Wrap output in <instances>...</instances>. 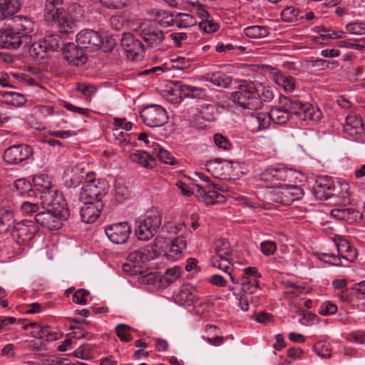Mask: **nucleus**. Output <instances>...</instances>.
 Segmentation results:
<instances>
[{
    "label": "nucleus",
    "instance_id": "1",
    "mask_svg": "<svg viewBox=\"0 0 365 365\" xmlns=\"http://www.w3.org/2000/svg\"><path fill=\"white\" fill-rule=\"evenodd\" d=\"M232 101L240 107L251 110L262 108L259 91L252 82L244 81L231 94Z\"/></svg>",
    "mask_w": 365,
    "mask_h": 365
},
{
    "label": "nucleus",
    "instance_id": "2",
    "mask_svg": "<svg viewBox=\"0 0 365 365\" xmlns=\"http://www.w3.org/2000/svg\"><path fill=\"white\" fill-rule=\"evenodd\" d=\"M62 5V0H46L44 17L46 21L56 24L61 33L68 34L71 31L74 24Z\"/></svg>",
    "mask_w": 365,
    "mask_h": 365
},
{
    "label": "nucleus",
    "instance_id": "3",
    "mask_svg": "<svg viewBox=\"0 0 365 365\" xmlns=\"http://www.w3.org/2000/svg\"><path fill=\"white\" fill-rule=\"evenodd\" d=\"M133 30L143 40L146 46L158 48L163 40V31L153 22L140 20L133 24Z\"/></svg>",
    "mask_w": 365,
    "mask_h": 365
},
{
    "label": "nucleus",
    "instance_id": "4",
    "mask_svg": "<svg viewBox=\"0 0 365 365\" xmlns=\"http://www.w3.org/2000/svg\"><path fill=\"white\" fill-rule=\"evenodd\" d=\"M162 225V215L158 210H152L144 219L135 222V235L139 240L148 241L153 237Z\"/></svg>",
    "mask_w": 365,
    "mask_h": 365
},
{
    "label": "nucleus",
    "instance_id": "5",
    "mask_svg": "<svg viewBox=\"0 0 365 365\" xmlns=\"http://www.w3.org/2000/svg\"><path fill=\"white\" fill-rule=\"evenodd\" d=\"M108 190V185L105 180L91 178L83 183L79 194V200L101 202Z\"/></svg>",
    "mask_w": 365,
    "mask_h": 365
},
{
    "label": "nucleus",
    "instance_id": "6",
    "mask_svg": "<svg viewBox=\"0 0 365 365\" xmlns=\"http://www.w3.org/2000/svg\"><path fill=\"white\" fill-rule=\"evenodd\" d=\"M40 200L44 208L58 212L63 218L69 217L70 212L63 195L56 187L40 195Z\"/></svg>",
    "mask_w": 365,
    "mask_h": 365
},
{
    "label": "nucleus",
    "instance_id": "7",
    "mask_svg": "<svg viewBox=\"0 0 365 365\" xmlns=\"http://www.w3.org/2000/svg\"><path fill=\"white\" fill-rule=\"evenodd\" d=\"M295 174L296 173L291 169L270 168L262 174L261 180L267 187H273L274 190L282 185V182H291Z\"/></svg>",
    "mask_w": 365,
    "mask_h": 365
},
{
    "label": "nucleus",
    "instance_id": "8",
    "mask_svg": "<svg viewBox=\"0 0 365 365\" xmlns=\"http://www.w3.org/2000/svg\"><path fill=\"white\" fill-rule=\"evenodd\" d=\"M304 195L303 190L297 185L284 184L271 192V200L274 202L289 205Z\"/></svg>",
    "mask_w": 365,
    "mask_h": 365
},
{
    "label": "nucleus",
    "instance_id": "9",
    "mask_svg": "<svg viewBox=\"0 0 365 365\" xmlns=\"http://www.w3.org/2000/svg\"><path fill=\"white\" fill-rule=\"evenodd\" d=\"M143 123L149 127H160L168 121V115L164 108L158 105L146 106L140 112Z\"/></svg>",
    "mask_w": 365,
    "mask_h": 365
},
{
    "label": "nucleus",
    "instance_id": "10",
    "mask_svg": "<svg viewBox=\"0 0 365 365\" xmlns=\"http://www.w3.org/2000/svg\"><path fill=\"white\" fill-rule=\"evenodd\" d=\"M28 36L20 35L14 28L0 30V47L7 49H16L21 45H28Z\"/></svg>",
    "mask_w": 365,
    "mask_h": 365
},
{
    "label": "nucleus",
    "instance_id": "11",
    "mask_svg": "<svg viewBox=\"0 0 365 365\" xmlns=\"http://www.w3.org/2000/svg\"><path fill=\"white\" fill-rule=\"evenodd\" d=\"M32 154V148L28 145H14L4 151V160L8 164L15 165L28 160Z\"/></svg>",
    "mask_w": 365,
    "mask_h": 365
},
{
    "label": "nucleus",
    "instance_id": "12",
    "mask_svg": "<svg viewBox=\"0 0 365 365\" xmlns=\"http://www.w3.org/2000/svg\"><path fill=\"white\" fill-rule=\"evenodd\" d=\"M155 253L153 252L152 246H145L130 252L127 257V261L132 264L135 273L141 272L140 269L145 262L155 259Z\"/></svg>",
    "mask_w": 365,
    "mask_h": 365
},
{
    "label": "nucleus",
    "instance_id": "13",
    "mask_svg": "<svg viewBox=\"0 0 365 365\" xmlns=\"http://www.w3.org/2000/svg\"><path fill=\"white\" fill-rule=\"evenodd\" d=\"M105 232L108 238L113 243L122 245L128 241L131 232V228L125 222H118L106 227Z\"/></svg>",
    "mask_w": 365,
    "mask_h": 365
},
{
    "label": "nucleus",
    "instance_id": "14",
    "mask_svg": "<svg viewBox=\"0 0 365 365\" xmlns=\"http://www.w3.org/2000/svg\"><path fill=\"white\" fill-rule=\"evenodd\" d=\"M68 218H63L58 212H53L48 210L36 215V222L50 230H59L63 225V222Z\"/></svg>",
    "mask_w": 365,
    "mask_h": 365
},
{
    "label": "nucleus",
    "instance_id": "15",
    "mask_svg": "<svg viewBox=\"0 0 365 365\" xmlns=\"http://www.w3.org/2000/svg\"><path fill=\"white\" fill-rule=\"evenodd\" d=\"M120 45L125 50L127 57L133 61L138 56H141L144 51L145 46L143 43L130 33L123 34Z\"/></svg>",
    "mask_w": 365,
    "mask_h": 365
},
{
    "label": "nucleus",
    "instance_id": "16",
    "mask_svg": "<svg viewBox=\"0 0 365 365\" xmlns=\"http://www.w3.org/2000/svg\"><path fill=\"white\" fill-rule=\"evenodd\" d=\"M78 45L82 48L98 50L103 43L101 35L92 29H85L80 31L76 36Z\"/></svg>",
    "mask_w": 365,
    "mask_h": 365
},
{
    "label": "nucleus",
    "instance_id": "17",
    "mask_svg": "<svg viewBox=\"0 0 365 365\" xmlns=\"http://www.w3.org/2000/svg\"><path fill=\"white\" fill-rule=\"evenodd\" d=\"M199 91L197 88L188 86L180 81H175L172 83L170 90L168 91L167 98L169 101L178 103L185 97H195V93Z\"/></svg>",
    "mask_w": 365,
    "mask_h": 365
},
{
    "label": "nucleus",
    "instance_id": "18",
    "mask_svg": "<svg viewBox=\"0 0 365 365\" xmlns=\"http://www.w3.org/2000/svg\"><path fill=\"white\" fill-rule=\"evenodd\" d=\"M191 232H187L186 235H180L169 245V250H165L164 256L166 259L176 261L182 257L183 251L186 249L187 240L191 236Z\"/></svg>",
    "mask_w": 365,
    "mask_h": 365
},
{
    "label": "nucleus",
    "instance_id": "19",
    "mask_svg": "<svg viewBox=\"0 0 365 365\" xmlns=\"http://www.w3.org/2000/svg\"><path fill=\"white\" fill-rule=\"evenodd\" d=\"M195 186L197 197H200L202 202L207 205L223 202L225 200V196L218 192V188L213 184H207L206 187L199 185H195Z\"/></svg>",
    "mask_w": 365,
    "mask_h": 365
},
{
    "label": "nucleus",
    "instance_id": "20",
    "mask_svg": "<svg viewBox=\"0 0 365 365\" xmlns=\"http://www.w3.org/2000/svg\"><path fill=\"white\" fill-rule=\"evenodd\" d=\"M335 186L333 180L327 176L318 178L313 187L314 194L317 199L326 200L333 195Z\"/></svg>",
    "mask_w": 365,
    "mask_h": 365
},
{
    "label": "nucleus",
    "instance_id": "21",
    "mask_svg": "<svg viewBox=\"0 0 365 365\" xmlns=\"http://www.w3.org/2000/svg\"><path fill=\"white\" fill-rule=\"evenodd\" d=\"M84 205L81 208V220L86 223L95 222L100 216L103 204L92 201H82Z\"/></svg>",
    "mask_w": 365,
    "mask_h": 365
},
{
    "label": "nucleus",
    "instance_id": "22",
    "mask_svg": "<svg viewBox=\"0 0 365 365\" xmlns=\"http://www.w3.org/2000/svg\"><path fill=\"white\" fill-rule=\"evenodd\" d=\"M198 300L197 291L194 287L187 284L180 287L175 294V301L181 304L192 305Z\"/></svg>",
    "mask_w": 365,
    "mask_h": 365
},
{
    "label": "nucleus",
    "instance_id": "23",
    "mask_svg": "<svg viewBox=\"0 0 365 365\" xmlns=\"http://www.w3.org/2000/svg\"><path fill=\"white\" fill-rule=\"evenodd\" d=\"M13 231L14 235L18 236L19 239L24 242L33 239L38 232V228L33 221L24 220L22 222L16 225Z\"/></svg>",
    "mask_w": 365,
    "mask_h": 365
},
{
    "label": "nucleus",
    "instance_id": "24",
    "mask_svg": "<svg viewBox=\"0 0 365 365\" xmlns=\"http://www.w3.org/2000/svg\"><path fill=\"white\" fill-rule=\"evenodd\" d=\"M14 29L18 31L20 35L28 36L29 38V43L31 42V34L34 31L35 24L31 19L23 16H16L14 18Z\"/></svg>",
    "mask_w": 365,
    "mask_h": 365
},
{
    "label": "nucleus",
    "instance_id": "25",
    "mask_svg": "<svg viewBox=\"0 0 365 365\" xmlns=\"http://www.w3.org/2000/svg\"><path fill=\"white\" fill-rule=\"evenodd\" d=\"M339 259H344L350 262H354L357 257L356 250L345 239L339 238L335 242Z\"/></svg>",
    "mask_w": 365,
    "mask_h": 365
},
{
    "label": "nucleus",
    "instance_id": "26",
    "mask_svg": "<svg viewBox=\"0 0 365 365\" xmlns=\"http://www.w3.org/2000/svg\"><path fill=\"white\" fill-rule=\"evenodd\" d=\"M280 104L285 110L289 109L291 114L296 115L299 119L303 116L305 108V103L301 102L297 98H291L280 95Z\"/></svg>",
    "mask_w": 365,
    "mask_h": 365
},
{
    "label": "nucleus",
    "instance_id": "27",
    "mask_svg": "<svg viewBox=\"0 0 365 365\" xmlns=\"http://www.w3.org/2000/svg\"><path fill=\"white\" fill-rule=\"evenodd\" d=\"M362 118L356 114L348 115L344 125V130L349 135H356L363 130Z\"/></svg>",
    "mask_w": 365,
    "mask_h": 365
},
{
    "label": "nucleus",
    "instance_id": "28",
    "mask_svg": "<svg viewBox=\"0 0 365 365\" xmlns=\"http://www.w3.org/2000/svg\"><path fill=\"white\" fill-rule=\"evenodd\" d=\"M33 186L40 195L55 187L51 178L46 174H37L33 177Z\"/></svg>",
    "mask_w": 365,
    "mask_h": 365
},
{
    "label": "nucleus",
    "instance_id": "29",
    "mask_svg": "<svg viewBox=\"0 0 365 365\" xmlns=\"http://www.w3.org/2000/svg\"><path fill=\"white\" fill-rule=\"evenodd\" d=\"M213 250L216 254V256H215V257H217L225 262H228V261L230 260L232 249L227 240H217L213 244Z\"/></svg>",
    "mask_w": 365,
    "mask_h": 365
},
{
    "label": "nucleus",
    "instance_id": "30",
    "mask_svg": "<svg viewBox=\"0 0 365 365\" xmlns=\"http://www.w3.org/2000/svg\"><path fill=\"white\" fill-rule=\"evenodd\" d=\"M15 226L13 210L9 208L0 209V233L14 230Z\"/></svg>",
    "mask_w": 365,
    "mask_h": 365
},
{
    "label": "nucleus",
    "instance_id": "31",
    "mask_svg": "<svg viewBox=\"0 0 365 365\" xmlns=\"http://www.w3.org/2000/svg\"><path fill=\"white\" fill-rule=\"evenodd\" d=\"M64 58L69 64L77 66L85 63L86 60L83 51L78 48L74 44L68 46Z\"/></svg>",
    "mask_w": 365,
    "mask_h": 365
},
{
    "label": "nucleus",
    "instance_id": "32",
    "mask_svg": "<svg viewBox=\"0 0 365 365\" xmlns=\"http://www.w3.org/2000/svg\"><path fill=\"white\" fill-rule=\"evenodd\" d=\"M272 74L274 82L285 91L292 92L295 89L294 78L287 76L277 69H274Z\"/></svg>",
    "mask_w": 365,
    "mask_h": 365
},
{
    "label": "nucleus",
    "instance_id": "33",
    "mask_svg": "<svg viewBox=\"0 0 365 365\" xmlns=\"http://www.w3.org/2000/svg\"><path fill=\"white\" fill-rule=\"evenodd\" d=\"M21 6L19 0H0V20L14 15Z\"/></svg>",
    "mask_w": 365,
    "mask_h": 365
},
{
    "label": "nucleus",
    "instance_id": "34",
    "mask_svg": "<svg viewBox=\"0 0 365 365\" xmlns=\"http://www.w3.org/2000/svg\"><path fill=\"white\" fill-rule=\"evenodd\" d=\"M333 217L347 222H353L361 217V213L353 208H335L331 211Z\"/></svg>",
    "mask_w": 365,
    "mask_h": 365
},
{
    "label": "nucleus",
    "instance_id": "35",
    "mask_svg": "<svg viewBox=\"0 0 365 365\" xmlns=\"http://www.w3.org/2000/svg\"><path fill=\"white\" fill-rule=\"evenodd\" d=\"M130 160L145 168H153L155 165V160L152 155L146 151L138 150L130 156Z\"/></svg>",
    "mask_w": 365,
    "mask_h": 365
},
{
    "label": "nucleus",
    "instance_id": "36",
    "mask_svg": "<svg viewBox=\"0 0 365 365\" xmlns=\"http://www.w3.org/2000/svg\"><path fill=\"white\" fill-rule=\"evenodd\" d=\"M278 104L279 106L277 108L274 107L270 110L269 114L272 121L274 123L283 125L289 120L291 113L289 109L287 108V110H285L282 107L280 104V96L279 97Z\"/></svg>",
    "mask_w": 365,
    "mask_h": 365
},
{
    "label": "nucleus",
    "instance_id": "37",
    "mask_svg": "<svg viewBox=\"0 0 365 365\" xmlns=\"http://www.w3.org/2000/svg\"><path fill=\"white\" fill-rule=\"evenodd\" d=\"M48 51L46 43L43 39L34 42L29 48L30 56L37 62L43 60L46 57Z\"/></svg>",
    "mask_w": 365,
    "mask_h": 365
},
{
    "label": "nucleus",
    "instance_id": "38",
    "mask_svg": "<svg viewBox=\"0 0 365 365\" xmlns=\"http://www.w3.org/2000/svg\"><path fill=\"white\" fill-rule=\"evenodd\" d=\"M152 147V155L158 157L162 163L171 165H175L178 163L168 150L163 149L158 144L153 143Z\"/></svg>",
    "mask_w": 365,
    "mask_h": 365
},
{
    "label": "nucleus",
    "instance_id": "39",
    "mask_svg": "<svg viewBox=\"0 0 365 365\" xmlns=\"http://www.w3.org/2000/svg\"><path fill=\"white\" fill-rule=\"evenodd\" d=\"M151 14L153 16L155 21L162 26H170L173 25L174 16L168 11L154 9L151 10Z\"/></svg>",
    "mask_w": 365,
    "mask_h": 365
},
{
    "label": "nucleus",
    "instance_id": "40",
    "mask_svg": "<svg viewBox=\"0 0 365 365\" xmlns=\"http://www.w3.org/2000/svg\"><path fill=\"white\" fill-rule=\"evenodd\" d=\"M206 79L212 84L222 88L230 87L232 82L230 77L220 72L208 73Z\"/></svg>",
    "mask_w": 365,
    "mask_h": 365
},
{
    "label": "nucleus",
    "instance_id": "41",
    "mask_svg": "<svg viewBox=\"0 0 365 365\" xmlns=\"http://www.w3.org/2000/svg\"><path fill=\"white\" fill-rule=\"evenodd\" d=\"M0 94L9 103L14 106H21L26 101L25 96L19 93L2 91L0 92Z\"/></svg>",
    "mask_w": 365,
    "mask_h": 365
},
{
    "label": "nucleus",
    "instance_id": "42",
    "mask_svg": "<svg viewBox=\"0 0 365 365\" xmlns=\"http://www.w3.org/2000/svg\"><path fill=\"white\" fill-rule=\"evenodd\" d=\"M304 110L303 116H302V120H313L319 121L322 118V113L318 108L314 107L312 104L305 103V108Z\"/></svg>",
    "mask_w": 365,
    "mask_h": 365
},
{
    "label": "nucleus",
    "instance_id": "43",
    "mask_svg": "<svg viewBox=\"0 0 365 365\" xmlns=\"http://www.w3.org/2000/svg\"><path fill=\"white\" fill-rule=\"evenodd\" d=\"M282 19L285 22H296L303 19L302 11L293 6H289L283 9L281 13Z\"/></svg>",
    "mask_w": 365,
    "mask_h": 365
},
{
    "label": "nucleus",
    "instance_id": "44",
    "mask_svg": "<svg viewBox=\"0 0 365 365\" xmlns=\"http://www.w3.org/2000/svg\"><path fill=\"white\" fill-rule=\"evenodd\" d=\"M195 18L185 13H179L174 17L173 25H176L178 28H187L195 24Z\"/></svg>",
    "mask_w": 365,
    "mask_h": 365
},
{
    "label": "nucleus",
    "instance_id": "45",
    "mask_svg": "<svg viewBox=\"0 0 365 365\" xmlns=\"http://www.w3.org/2000/svg\"><path fill=\"white\" fill-rule=\"evenodd\" d=\"M244 33L249 38H261L268 36L269 30L265 26H252L245 28Z\"/></svg>",
    "mask_w": 365,
    "mask_h": 365
},
{
    "label": "nucleus",
    "instance_id": "46",
    "mask_svg": "<svg viewBox=\"0 0 365 365\" xmlns=\"http://www.w3.org/2000/svg\"><path fill=\"white\" fill-rule=\"evenodd\" d=\"M252 120L257 124L259 130H264L270 125L272 119L269 113H258L252 115Z\"/></svg>",
    "mask_w": 365,
    "mask_h": 365
},
{
    "label": "nucleus",
    "instance_id": "47",
    "mask_svg": "<svg viewBox=\"0 0 365 365\" xmlns=\"http://www.w3.org/2000/svg\"><path fill=\"white\" fill-rule=\"evenodd\" d=\"M14 186L21 195H27L28 196H32L34 194L32 185L25 179L16 180L14 182Z\"/></svg>",
    "mask_w": 365,
    "mask_h": 365
},
{
    "label": "nucleus",
    "instance_id": "48",
    "mask_svg": "<svg viewBox=\"0 0 365 365\" xmlns=\"http://www.w3.org/2000/svg\"><path fill=\"white\" fill-rule=\"evenodd\" d=\"M203 16L207 17L202 22L199 24V27L201 30H203L206 33H213L218 30L219 24L210 19V15L207 12L205 11V14H202Z\"/></svg>",
    "mask_w": 365,
    "mask_h": 365
},
{
    "label": "nucleus",
    "instance_id": "49",
    "mask_svg": "<svg viewBox=\"0 0 365 365\" xmlns=\"http://www.w3.org/2000/svg\"><path fill=\"white\" fill-rule=\"evenodd\" d=\"M43 41L46 43L48 51L57 50L63 46L61 38L58 34H52L46 36Z\"/></svg>",
    "mask_w": 365,
    "mask_h": 365
},
{
    "label": "nucleus",
    "instance_id": "50",
    "mask_svg": "<svg viewBox=\"0 0 365 365\" xmlns=\"http://www.w3.org/2000/svg\"><path fill=\"white\" fill-rule=\"evenodd\" d=\"M242 290L245 293L254 294L259 288L258 279L252 277L250 279H241Z\"/></svg>",
    "mask_w": 365,
    "mask_h": 365
},
{
    "label": "nucleus",
    "instance_id": "51",
    "mask_svg": "<svg viewBox=\"0 0 365 365\" xmlns=\"http://www.w3.org/2000/svg\"><path fill=\"white\" fill-rule=\"evenodd\" d=\"M93 346L89 344H83L73 351V355L79 359H88L92 357Z\"/></svg>",
    "mask_w": 365,
    "mask_h": 365
},
{
    "label": "nucleus",
    "instance_id": "52",
    "mask_svg": "<svg viewBox=\"0 0 365 365\" xmlns=\"http://www.w3.org/2000/svg\"><path fill=\"white\" fill-rule=\"evenodd\" d=\"M132 329L130 327L125 324H119L115 327V331L118 337L121 341L129 342L133 338L129 334Z\"/></svg>",
    "mask_w": 365,
    "mask_h": 365
},
{
    "label": "nucleus",
    "instance_id": "53",
    "mask_svg": "<svg viewBox=\"0 0 365 365\" xmlns=\"http://www.w3.org/2000/svg\"><path fill=\"white\" fill-rule=\"evenodd\" d=\"M313 349L315 353L321 358L327 359L331 357V349L329 347V344H328L324 342H318L314 346Z\"/></svg>",
    "mask_w": 365,
    "mask_h": 365
},
{
    "label": "nucleus",
    "instance_id": "54",
    "mask_svg": "<svg viewBox=\"0 0 365 365\" xmlns=\"http://www.w3.org/2000/svg\"><path fill=\"white\" fill-rule=\"evenodd\" d=\"M346 31L354 35L365 34V23L364 22H352L346 24Z\"/></svg>",
    "mask_w": 365,
    "mask_h": 365
},
{
    "label": "nucleus",
    "instance_id": "55",
    "mask_svg": "<svg viewBox=\"0 0 365 365\" xmlns=\"http://www.w3.org/2000/svg\"><path fill=\"white\" fill-rule=\"evenodd\" d=\"M128 0H102L103 6L113 9H122L128 5Z\"/></svg>",
    "mask_w": 365,
    "mask_h": 365
},
{
    "label": "nucleus",
    "instance_id": "56",
    "mask_svg": "<svg viewBox=\"0 0 365 365\" xmlns=\"http://www.w3.org/2000/svg\"><path fill=\"white\" fill-rule=\"evenodd\" d=\"M165 237L162 236H157L154 240L153 242L151 245H148L147 246L153 247V252H156V257L159 255L161 251H164L165 248H167L168 244L165 243Z\"/></svg>",
    "mask_w": 365,
    "mask_h": 365
},
{
    "label": "nucleus",
    "instance_id": "57",
    "mask_svg": "<svg viewBox=\"0 0 365 365\" xmlns=\"http://www.w3.org/2000/svg\"><path fill=\"white\" fill-rule=\"evenodd\" d=\"M89 294V292L85 289H79L73 294V302L81 305L87 304L86 297Z\"/></svg>",
    "mask_w": 365,
    "mask_h": 365
},
{
    "label": "nucleus",
    "instance_id": "58",
    "mask_svg": "<svg viewBox=\"0 0 365 365\" xmlns=\"http://www.w3.org/2000/svg\"><path fill=\"white\" fill-rule=\"evenodd\" d=\"M129 196V192L126 187L118 184L115 189V198L116 201L121 203L124 202Z\"/></svg>",
    "mask_w": 365,
    "mask_h": 365
},
{
    "label": "nucleus",
    "instance_id": "59",
    "mask_svg": "<svg viewBox=\"0 0 365 365\" xmlns=\"http://www.w3.org/2000/svg\"><path fill=\"white\" fill-rule=\"evenodd\" d=\"M260 248L262 252L266 256L273 255L277 250V245L274 242L267 240L261 242Z\"/></svg>",
    "mask_w": 365,
    "mask_h": 365
},
{
    "label": "nucleus",
    "instance_id": "60",
    "mask_svg": "<svg viewBox=\"0 0 365 365\" xmlns=\"http://www.w3.org/2000/svg\"><path fill=\"white\" fill-rule=\"evenodd\" d=\"M181 274V269L179 267H174L168 269L165 273V279L167 282L173 283Z\"/></svg>",
    "mask_w": 365,
    "mask_h": 365
},
{
    "label": "nucleus",
    "instance_id": "61",
    "mask_svg": "<svg viewBox=\"0 0 365 365\" xmlns=\"http://www.w3.org/2000/svg\"><path fill=\"white\" fill-rule=\"evenodd\" d=\"M337 312V307L330 302H324L322 304L319 314L322 316L334 314Z\"/></svg>",
    "mask_w": 365,
    "mask_h": 365
},
{
    "label": "nucleus",
    "instance_id": "62",
    "mask_svg": "<svg viewBox=\"0 0 365 365\" xmlns=\"http://www.w3.org/2000/svg\"><path fill=\"white\" fill-rule=\"evenodd\" d=\"M38 209L39 206L38 204L27 201L24 202L20 207L21 212L26 215H31L34 213H36L38 212Z\"/></svg>",
    "mask_w": 365,
    "mask_h": 365
},
{
    "label": "nucleus",
    "instance_id": "63",
    "mask_svg": "<svg viewBox=\"0 0 365 365\" xmlns=\"http://www.w3.org/2000/svg\"><path fill=\"white\" fill-rule=\"evenodd\" d=\"M346 339L349 341L359 343L360 344H365V332L363 331H356L349 333Z\"/></svg>",
    "mask_w": 365,
    "mask_h": 365
},
{
    "label": "nucleus",
    "instance_id": "64",
    "mask_svg": "<svg viewBox=\"0 0 365 365\" xmlns=\"http://www.w3.org/2000/svg\"><path fill=\"white\" fill-rule=\"evenodd\" d=\"M214 111V106L211 105L202 106L198 109V113L200 117L207 121H210L212 117V113Z\"/></svg>",
    "mask_w": 365,
    "mask_h": 365
}]
</instances>
